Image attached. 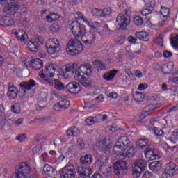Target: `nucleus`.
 Masks as SVG:
<instances>
[{
  "mask_svg": "<svg viewBox=\"0 0 178 178\" xmlns=\"http://www.w3.org/2000/svg\"><path fill=\"white\" fill-rule=\"evenodd\" d=\"M135 35L136 37V38H138V40H140L141 41H149V35L147 32L145 31H139V32H136L135 33Z\"/></svg>",
  "mask_w": 178,
  "mask_h": 178,
  "instance_id": "obj_27",
  "label": "nucleus"
},
{
  "mask_svg": "<svg viewBox=\"0 0 178 178\" xmlns=\"http://www.w3.org/2000/svg\"><path fill=\"white\" fill-rule=\"evenodd\" d=\"M11 111L13 112V113H20V104L19 103H15L11 106Z\"/></svg>",
  "mask_w": 178,
  "mask_h": 178,
  "instance_id": "obj_41",
  "label": "nucleus"
},
{
  "mask_svg": "<svg viewBox=\"0 0 178 178\" xmlns=\"http://www.w3.org/2000/svg\"><path fill=\"white\" fill-rule=\"evenodd\" d=\"M13 26H15V19L7 16L6 18V23L4 24V27H13Z\"/></svg>",
  "mask_w": 178,
  "mask_h": 178,
  "instance_id": "obj_39",
  "label": "nucleus"
},
{
  "mask_svg": "<svg viewBox=\"0 0 178 178\" xmlns=\"http://www.w3.org/2000/svg\"><path fill=\"white\" fill-rule=\"evenodd\" d=\"M55 72H56V65L51 64L47 66L45 70H42L39 72V76L43 80H45L51 86H54V76H55Z\"/></svg>",
  "mask_w": 178,
  "mask_h": 178,
  "instance_id": "obj_5",
  "label": "nucleus"
},
{
  "mask_svg": "<svg viewBox=\"0 0 178 178\" xmlns=\"http://www.w3.org/2000/svg\"><path fill=\"white\" fill-rule=\"evenodd\" d=\"M77 171L80 176H85L86 177H90L92 174V170H91V168L79 166L78 167Z\"/></svg>",
  "mask_w": 178,
  "mask_h": 178,
  "instance_id": "obj_21",
  "label": "nucleus"
},
{
  "mask_svg": "<svg viewBox=\"0 0 178 178\" xmlns=\"http://www.w3.org/2000/svg\"><path fill=\"white\" fill-rule=\"evenodd\" d=\"M24 65L26 67H32L33 70H40L44 67V63H42V60L40 58H34L28 63L24 61Z\"/></svg>",
  "mask_w": 178,
  "mask_h": 178,
  "instance_id": "obj_14",
  "label": "nucleus"
},
{
  "mask_svg": "<svg viewBox=\"0 0 178 178\" xmlns=\"http://www.w3.org/2000/svg\"><path fill=\"white\" fill-rule=\"evenodd\" d=\"M97 118L98 119H100V120H102V122H104L105 120H108V115H98L97 116Z\"/></svg>",
  "mask_w": 178,
  "mask_h": 178,
  "instance_id": "obj_58",
  "label": "nucleus"
},
{
  "mask_svg": "<svg viewBox=\"0 0 178 178\" xmlns=\"http://www.w3.org/2000/svg\"><path fill=\"white\" fill-rule=\"evenodd\" d=\"M51 170H55V168L51 167L49 165H46L44 168V171L46 172L47 175H49L51 173Z\"/></svg>",
  "mask_w": 178,
  "mask_h": 178,
  "instance_id": "obj_52",
  "label": "nucleus"
},
{
  "mask_svg": "<svg viewBox=\"0 0 178 178\" xmlns=\"http://www.w3.org/2000/svg\"><path fill=\"white\" fill-rule=\"evenodd\" d=\"M66 88L71 94H79L81 90L80 85L76 82H70L66 85Z\"/></svg>",
  "mask_w": 178,
  "mask_h": 178,
  "instance_id": "obj_18",
  "label": "nucleus"
},
{
  "mask_svg": "<svg viewBox=\"0 0 178 178\" xmlns=\"http://www.w3.org/2000/svg\"><path fill=\"white\" fill-rule=\"evenodd\" d=\"M90 13L91 15H92V16H95V17H98V16L101 17L102 10L93 8L90 9Z\"/></svg>",
  "mask_w": 178,
  "mask_h": 178,
  "instance_id": "obj_40",
  "label": "nucleus"
},
{
  "mask_svg": "<svg viewBox=\"0 0 178 178\" xmlns=\"http://www.w3.org/2000/svg\"><path fill=\"white\" fill-rule=\"evenodd\" d=\"M54 111H59L60 109L62 111V108L60 107V103H58L54 105Z\"/></svg>",
  "mask_w": 178,
  "mask_h": 178,
  "instance_id": "obj_64",
  "label": "nucleus"
},
{
  "mask_svg": "<svg viewBox=\"0 0 178 178\" xmlns=\"http://www.w3.org/2000/svg\"><path fill=\"white\" fill-rule=\"evenodd\" d=\"M35 86H37V83L34 79H31L28 81H23L19 83V87L24 90V94H26V90L29 91L31 90V88H33V87H35Z\"/></svg>",
  "mask_w": 178,
  "mask_h": 178,
  "instance_id": "obj_17",
  "label": "nucleus"
},
{
  "mask_svg": "<svg viewBox=\"0 0 178 178\" xmlns=\"http://www.w3.org/2000/svg\"><path fill=\"white\" fill-rule=\"evenodd\" d=\"M161 106L162 104L161 103L149 104L150 112H154V111H156V109H159V108H161Z\"/></svg>",
  "mask_w": 178,
  "mask_h": 178,
  "instance_id": "obj_44",
  "label": "nucleus"
},
{
  "mask_svg": "<svg viewBox=\"0 0 178 178\" xmlns=\"http://www.w3.org/2000/svg\"><path fill=\"white\" fill-rule=\"evenodd\" d=\"M146 88H148V84H147V83H140V84H139V86L138 87V90H140V91L146 90Z\"/></svg>",
  "mask_w": 178,
  "mask_h": 178,
  "instance_id": "obj_56",
  "label": "nucleus"
},
{
  "mask_svg": "<svg viewBox=\"0 0 178 178\" xmlns=\"http://www.w3.org/2000/svg\"><path fill=\"white\" fill-rule=\"evenodd\" d=\"M42 152V147H41V145H38L33 149V153L35 155H40Z\"/></svg>",
  "mask_w": 178,
  "mask_h": 178,
  "instance_id": "obj_47",
  "label": "nucleus"
},
{
  "mask_svg": "<svg viewBox=\"0 0 178 178\" xmlns=\"http://www.w3.org/2000/svg\"><path fill=\"white\" fill-rule=\"evenodd\" d=\"M32 170L33 168H31L30 164L24 162L19 165L18 169L15 170L11 178H29Z\"/></svg>",
  "mask_w": 178,
  "mask_h": 178,
  "instance_id": "obj_6",
  "label": "nucleus"
},
{
  "mask_svg": "<svg viewBox=\"0 0 178 178\" xmlns=\"http://www.w3.org/2000/svg\"><path fill=\"white\" fill-rule=\"evenodd\" d=\"M54 88L58 91H64L65 83H62L59 79H54Z\"/></svg>",
  "mask_w": 178,
  "mask_h": 178,
  "instance_id": "obj_34",
  "label": "nucleus"
},
{
  "mask_svg": "<svg viewBox=\"0 0 178 178\" xmlns=\"http://www.w3.org/2000/svg\"><path fill=\"white\" fill-rule=\"evenodd\" d=\"M61 178H74L76 177V169L74 165L68 164L59 171Z\"/></svg>",
  "mask_w": 178,
  "mask_h": 178,
  "instance_id": "obj_8",
  "label": "nucleus"
},
{
  "mask_svg": "<svg viewBox=\"0 0 178 178\" xmlns=\"http://www.w3.org/2000/svg\"><path fill=\"white\" fill-rule=\"evenodd\" d=\"M133 98L136 102H142L143 99H144V94L143 92H136L134 94Z\"/></svg>",
  "mask_w": 178,
  "mask_h": 178,
  "instance_id": "obj_37",
  "label": "nucleus"
},
{
  "mask_svg": "<svg viewBox=\"0 0 178 178\" xmlns=\"http://www.w3.org/2000/svg\"><path fill=\"white\" fill-rule=\"evenodd\" d=\"M134 23L136 26H141L144 23V20H143V17L136 16L134 18Z\"/></svg>",
  "mask_w": 178,
  "mask_h": 178,
  "instance_id": "obj_43",
  "label": "nucleus"
},
{
  "mask_svg": "<svg viewBox=\"0 0 178 178\" xmlns=\"http://www.w3.org/2000/svg\"><path fill=\"white\" fill-rule=\"evenodd\" d=\"M60 106L62 108V111H65V109H67L69 106H70V102L67 99H61L60 102Z\"/></svg>",
  "mask_w": 178,
  "mask_h": 178,
  "instance_id": "obj_36",
  "label": "nucleus"
},
{
  "mask_svg": "<svg viewBox=\"0 0 178 178\" xmlns=\"http://www.w3.org/2000/svg\"><path fill=\"white\" fill-rule=\"evenodd\" d=\"M81 40L85 45H92V44H95V35L92 33V32H85L81 35Z\"/></svg>",
  "mask_w": 178,
  "mask_h": 178,
  "instance_id": "obj_13",
  "label": "nucleus"
},
{
  "mask_svg": "<svg viewBox=\"0 0 178 178\" xmlns=\"http://www.w3.org/2000/svg\"><path fill=\"white\" fill-rule=\"evenodd\" d=\"M77 145H78L79 149H84L86 147V143H84V140L79 138L77 140Z\"/></svg>",
  "mask_w": 178,
  "mask_h": 178,
  "instance_id": "obj_50",
  "label": "nucleus"
},
{
  "mask_svg": "<svg viewBox=\"0 0 178 178\" xmlns=\"http://www.w3.org/2000/svg\"><path fill=\"white\" fill-rule=\"evenodd\" d=\"M26 48H29L31 52H37V49H38V44H35L33 41H29L26 44Z\"/></svg>",
  "mask_w": 178,
  "mask_h": 178,
  "instance_id": "obj_33",
  "label": "nucleus"
},
{
  "mask_svg": "<svg viewBox=\"0 0 178 178\" xmlns=\"http://www.w3.org/2000/svg\"><path fill=\"white\" fill-rule=\"evenodd\" d=\"M172 70H173V63L164 64L161 68V72L164 73V74H169V73H172Z\"/></svg>",
  "mask_w": 178,
  "mask_h": 178,
  "instance_id": "obj_29",
  "label": "nucleus"
},
{
  "mask_svg": "<svg viewBox=\"0 0 178 178\" xmlns=\"http://www.w3.org/2000/svg\"><path fill=\"white\" fill-rule=\"evenodd\" d=\"M94 65L97 67L98 72H99V70H104V69H106L105 63H102L99 60H95L94 62Z\"/></svg>",
  "mask_w": 178,
  "mask_h": 178,
  "instance_id": "obj_38",
  "label": "nucleus"
},
{
  "mask_svg": "<svg viewBox=\"0 0 178 178\" xmlns=\"http://www.w3.org/2000/svg\"><path fill=\"white\" fill-rule=\"evenodd\" d=\"M129 145H130L129 138L126 136H121L115 143L113 151L114 154H117V155L121 153L120 155L125 156V158H133L135 154L134 147L132 146L129 147Z\"/></svg>",
  "mask_w": 178,
  "mask_h": 178,
  "instance_id": "obj_4",
  "label": "nucleus"
},
{
  "mask_svg": "<svg viewBox=\"0 0 178 178\" xmlns=\"http://www.w3.org/2000/svg\"><path fill=\"white\" fill-rule=\"evenodd\" d=\"M88 23V26L89 27H90V29H99V27H101V24L97 21H94V22H91L90 21V22Z\"/></svg>",
  "mask_w": 178,
  "mask_h": 178,
  "instance_id": "obj_42",
  "label": "nucleus"
},
{
  "mask_svg": "<svg viewBox=\"0 0 178 178\" xmlns=\"http://www.w3.org/2000/svg\"><path fill=\"white\" fill-rule=\"evenodd\" d=\"M34 42L38 45V47H40V45H42V44H44V38L40 36H36Z\"/></svg>",
  "mask_w": 178,
  "mask_h": 178,
  "instance_id": "obj_49",
  "label": "nucleus"
},
{
  "mask_svg": "<svg viewBox=\"0 0 178 178\" xmlns=\"http://www.w3.org/2000/svg\"><path fill=\"white\" fill-rule=\"evenodd\" d=\"M147 168V163L143 159H138L135 161V169L144 172Z\"/></svg>",
  "mask_w": 178,
  "mask_h": 178,
  "instance_id": "obj_26",
  "label": "nucleus"
},
{
  "mask_svg": "<svg viewBox=\"0 0 178 178\" xmlns=\"http://www.w3.org/2000/svg\"><path fill=\"white\" fill-rule=\"evenodd\" d=\"M154 133L156 136H163V130L160 128H154Z\"/></svg>",
  "mask_w": 178,
  "mask_h": 178,
  "instance_id": "obj_55",
  "label": "nucleus"
},
{
  "mask_svg": "<svg viewBox=\"0 0 178 178\" xmlns=\"http://www.w3.org/2000/svg\"><path fill=\"white\" fill-rule=\"evenodd\" d=\"M80 84L81 86H83V87H91V82L86 80V77L81 80Z\"/></svg>",
  "mask_w": 178,
  "mask_h": 178,
  "instance_id": "obj_51",
  "label": "nucleus"
},
{
  "mask_svg": "<svg viewBox=\"0 0 178 178\" xmlns=\"http://www.w3.org/2000/svg\"><path fill=\"white\" fill-rule=\"evenodd\" d=\"M118 72L119 71H118V70H112L111 71L106 72L103 76V79L107 81H111L115 79Z\"/></svg>",
  "mask_w": 178,
  "mask_h": 178,
  "instance_id": "obj_24",
  "label": "nucleus"
},
{
  "mask_svg": "<svg viewBox=\"0 0 178 178\" xmlns=\"http://www.w3.org/2000/svg\"><path fill=\"white\" fill-rule=\"evenodd\" d=\"M59 19V14L50 13L49 15L46 16V20L48 23H53V22H56Z\"/></svg>",
  "mask_w": 178,
  "mask_h": 178,
  "instance_id": "obj_32",
  "label": "nucleus"
},
{
  "mask_svg": "<svg viewBox=\"0 0 178 178\" xmlns=\"http://www.w3.org/2000/svg\"><path fill=\"white\" fill-rule=\"evenodd\" d=\"M161 13L164 17L163 19V22L168 20V19H169V17H170V10H169V8L161 7Z\"/></svg>",
  "mask_w": 178,
  "mask_h": 178,
  "instance_id": "obj_31",
  "label": "nucleus"
},
{
  "mask_svg": "<svg viewBox=\"0 0 178 178\" xmlns=\"http://www.w3.org/2000/svg\"><path fill=\"white\" fill-rule=\"evenodd\" d=\"M12 34H14V35L17 37V38L20 41L21 43H22L23 45H24L26 42H27V40H29L27 33L22 29L13 30Z\"/></svg>",
  "mask_w": 178,
  "mask_h": 178,
  "instance_id": "obj_15",
  "label": "nucleus"
},
{
  "mask_svg": "<svg viewBox=\"0 0 178 178\" xmlns=\"http://www.w3.org/2000/svg\"><path fill=\"white\" fill-rule=\"evenodd\" d=\"M71 30L75 38L68 41L66 51L68 55L74 56L83 51V43L79 38H81V35L86 32V26L75 21L71 24Z\"/></svg>",
  "mask_w": 178,
  "mask_h": 178,
  "instance_id": "obj_1",
  "label": "nucleus"
},
{
  "mask_svg": "<svg viewBox=\"0 0 178 178\" xmlns=\"http://www.w3.org/2000/svg\"><path fill=\"white\" fill-rule=\"evenodd\" d=\"M7 16H0V26H5Z\"/></svg>",
  "mask_w": 178,
  "mask_h": 178,
  "instance_id": "obj_57",
  "label": "nucleus"
},
{
  "mask_svg": "<svg viewBox=\"0 0 178 178\" xmlns=\"http://www.w3.org/2000/svg\"><path fill=\"white\" fill-rule=\"evenodd\" d=\"M151 177H152V173H151V172L149 171L145 172L142 176V178H151Z\"/></svg>",
  "mask_w": 178,
  "mask_h": 178,
  "instance_id": "obj_59",
  "label": "nucleus"
},
{
  "mask_svg": "<svg viewBox=\"0 0 178 178\" xmlns=\"http://www.w3.org/2000/svg\"><path fill=\"white\" fill-rule=\"evenodd\" d=\"M97 117H94V118H88L86 119V123L88 124V126H91L94 124V123L97 122Z\"/></svg>",
  "mask_w": 178,
  "mask_h": 178,
  "instance_id": "obj_46",
  "label": "nucleus"
},
{
  "mask_svg": "<svg viewBox=\"0 0 178 178\" xmlns=\"http://www.w3.org/2000/svg\"><path fill=\"white\" fill-rule=\"evenodd\" d=\"M65 68L63 69V73L65 79H70L74 77L75 80L82 81L85 77L84 76H91L92 74V66L90 64H84L80 67H77L76 64L66 65Z\"/></svg>",
  "mask_w": 178,
  "mask_h": 178,
  "instance_id": "obj_2",
  "label": "nucleus"
},
{
  "mask_svg": "<svg viewBox=\"0 0 178 178\" xmlns=\"http://www.w3.org/2000/svg\"><path fill=\"white\" fill-rule=\"evenodd\" d=\"M18 92L19 90L15 86L12 82L8 83V88L7 92L8 98H10V99H15V98L17 97Z\"/></svg>",
  "mask_w": 178,
  "mask_h": 178,
  "instance_id": "obj_16",
  "label": "nucleus"
},
{
  "mask_svg": "<svg viewBox=\"0 0 178 178\" xmlns=\"http://www.w3.org/2000/svg\"><path fill=\"white\" fill-rule=\"evenodd\" d=\"M144 154L146 158L151 159L152 161L158 158V154H156V153H155V151H154L151 148H146L144 151Z\"/></svg>",
  "mask_w": 178,
  "mask_h": 178,
  "instance_id": "obj_25",
  "label": "nucleus"
},
{
  "mask_svg": "<svg viewBox=\"0 0 178 178\" xmlns=\"http://www.w3.org/2000/svg\"><path fill=\"white\" fill-rule=\"evenodd\" d=\"M131 20L130 16L122 13L118 14L115 22L118 30H126L129 24H130Z\"/></svg>",
  "mask_w": 178,
  "mask_h": 178,
  "instance_id": "obj_7",
  "label": "nucleus"
},
{
  "mask_svg": "<svg viewBox=\"0 0 178 178\" xmlns=\"http://www.w3.org/2000/svg\"><path fill=\"white\" fill-rule=\"evenodd\" d=\"M16 0H0V5L7 7V13L10 16H15L18 22H23L27 15V8L15 3Z\"/></svg>",
  "mask_w": 178,
  "mask_h": 178,
  "instance_id": "obj_3",
  "label": "nucleus"
},
{
  "mask_svg": "<svg viewBox=\"0 0 178 178\" xmlns=\"http://www.w3.org/2000/svg\"><path fill=\"white\" fill-rule=\"evenodd\" d=\"M127 163L126 161H118L113 165L114 173L117 176H123L127 173Z\"/></svg>",
  "mask_w": 178,
  "mask_h": 178,
  "instance_id": "obj_10",
  "label": "nucleus"
},
{
  "mask_svg": "<svg viewBox=\"0 0 178 178\" xmlns=\"http://www.w3.org/2000/svg\"><path fill=\"white\" fill-rule=\"evenodd\" d=\"M141 173H143V171H141V170L134 168L132 176L134 178H139L141 176Z\"/></svg>",
  "mask_w": 178,
  "mask_h": 178,
  "instance_id": "obj_48",
  "label": "nucleus"
},
{
  "mask_svg": "<svg viewBox=\"0 0 178 178\" xmlns=\"http://www.w3.org/2000/svg\"><path fill=\"white\" fill-rule=\"evenodd\" d=\"M176 172V164L173 162H169L165 164L164 172L161 178H172L175 176Z\"/></svg>",
  "mask_w": 178,
  "mask_h": 178,
  "instance_id": "obj_11",
  "label": "nucleus"
},
{
  "mask_svg": "<svg viewBox=\"0 0 178 178\" xmlns=\"http://www.w3.org/2000/svg\"><path fill=\"white\" fill-rule=\"evenodd\" d=\"M116 44H118V45H123V44H124V39L123 38H118L116 40Z\"/></svg>",
  "mask_w": 178,
  "mask_h": 178,
  "instance_id": "obj_62",
  "label": "nucleus"
},
{
  "mask_svg": "<svg viewBox=\"0 0 178 178\" xmlns=\"http://www.w3.org/2000/svg\"><path fill=\"white\" fill-rule=\"evenodd\" d=\"M171 45L175 49H178V35L173 34L170 38Z\"/></svg>",
  "mask_w": 178,
  "mask_h": 178,
  "instance_id": "obj_35",
  "label": "nucleus"
},
{
  "mask_svg": "<svg viewBox=\"0 0 178 178\" xmlns=\"http://www.w3.org/2000/svg\"><path fill=\"white\" fill-rule=\"evenodd\" d=\"M26 137H27L26 134H19L16 137V140H18V141H20V143H23V141L26 140Z\"/></svg>",
  "mask_w": 178,
  "mask_h": 178,
  "instance_id": "obj_53",
  "label": "nucleus"
},
{
  "mask_svg": "<svg viewBox=\"0 0 178 178\" xmlns=\"http://www.w3.org/2000/svg\"><path fill=\"white\" fill-rule=\"evenodd\" d=\"M80 163L81 165H84L85 166H88L92 163V155L86 154L85 156H82L80 158Z\"/></svg>",
  "mask_w": 178,
  "mask_h": 178,
  "instance_id": "obj_23",
  "label": "nucleus"
},
{
  "mask_svg": "<svg viewBox=\"0 0 178 178\" xmlns=\"http://www.w3.org/2000/svg\"><path fill=\"white\" fill-rule=\"evenodd\" d=\"M95 99V101H97L98 102H104V95H99Z\"/></svg>",
  "mask_w": 178,
  "mask_h": 178,
  "instance_id": "obj_63",
  "label": "nucleus"
},
{
  "mask_svg": "<svg viewBox=\"0 0 178 178\" xmlns=\"http://www.w3.org/2000/svg\"><path fill=\"white\" fill-rule=\"evenodd\" d=\"M147 3L145 4V10H143L141 13L143 15V16H147V15H149V13H152L154 10L155 8V1L151 0L148 1L147 0Z\"/></svg>",
  "mask_w": 178,
  "mask_h": 178,
  "instance_id": "obj_19",
  "label": "nucleus"
},
{
  "mask_svg": "<svg viewBox=\"0 0 178 178\" xmlns=\"http://www.w3.org/2000/svg\"><path fill=\"white\" fill-rule=\"evenodd\" d=\"M156 44H159V45H163V37L162 35L159 36L156 40H155Z\"/></svg>",
  "mask_w": 178,
  "mask_h": 178,
  "instance_id": "obj_54",
  "label": "nucleus"
},
{
  "mask_svg": "<svg viewBox=\"0 0 178 178\" xmlns=\"http://www.w3.org/2000/svg\"><path fill=\"white\" fill-rule=\"evenodd\" d=\"M96 146L99 151L104 152V154H106V155H109L112 148V143H111L110 140L104 139L98 142Z\"/></svg>",
  "mask_w": 178,
  "mask_h": 178,
  "instance_id": "obj_9",
  "label": "nucleus"
},
{
  "mask_svg": "<svg viewBox=\"0 0 178 178\" xmlns=\"http://www.w3.org/2000/svg\"><path fill=\"white\" fill-rule=\"evenodd\" d=\"M141 141H143L145 144H148V143H149V139L145 137L140 138L137 140L136 143L138 149H144V148H147V145H143V143H141Z\"/></svg>",
  "mask_w": 178,
  "mask_h": 178,
  "instance_id": "obj_28",
  "label": "nucleus"
},
{
  "mask_svg": "<svg viewBox=\"0 0 178 178\" xmlns=\"http://www.w3.org/2000/svg\"><path fill=\"white\" fill-rule=\"evenodd\" d=\"M161 168H162V163L159 161H153L149 164V168L154 173H158L161 170Z\"/></svg>",
  "mask_w": 178,
  "mask_h": 178,
  "instance_id": "obj_22",
  "label": "nucleus"
},
{
  "mask_svg": "<svg viewBox=\"0 0 178 178\" xmlns=\"http://www.w3.org/2000/svg\"><path fill=\"white\" fill-rule=\"evenodd\" d=\"M163 56H164V58H171L172 52L168 51V50H165L163 51Z\"/></svg>",
  "mask_w": 178,
  "mask_h": 178,
  "instance_id": "obj_61",
  "label": "nucleus"
},
{
  "mask_svg": "<svg viewBox=\"0 0 178 178\" xmlns=\"http://www.w3.org/2000/svg\"><path fill=\"white\" fill-rule=\"evenodd\" d=\"M111 13H112V9H111V8H106L102 10L101 17H105V16H108V15H111Z\"/></svg>",
  "mask_w": 178,
  "mask_h": 178,
  "instance_id": "obj_45",
  "label": "nucleus"
},
{
  "mask_svg": "<svg viewBox=\"0 0 178 178\" xmlns=\"http://www.w3.org/2000/svg\"><path fill=\"white\" fill-rule=\"evenodd\" d=\"M46 49L50 55H54V54H56L60 52L62 47H60V44H59V41L56 38H54L50 44L46 45Z\"/></svg>",
  "mask_w": 178,
  "mask_h": 178,
  "instance_id": "obj_12",
  "label": "nucleus"
},
{
  "mask_svg": "<svg viewBox=\"0 0 178 178\" xmlns=\"http://www.w3.org/2000/svg\"><path fill=\"white\" fill-rule=\"evenodd\" d=\"M67 134L71 137H74L80 134V129L76 127H72L67 131Z\"/></svg>",
  "mask_w": 178,
  "mask_h": 178,
  "instance_id": "obj_30",
  "label": "nucleus"
},
{
  "mask_svg": "<svg viewBox=\"0 0 178 178\" xmlns=\"http://www.w3.org/2000/svg\"><path fill=\"white\" fill-rule=\"evenodd\" d=\"M128 41L131 44H136L137 42V38L129 36L128 37Z\"/></svg>",
  "mask_w": 178,
  "mask_h": 178,
  "instance_id": "obj_60",
  "label": "nucleus"
},
{
  "mask_svg": "<svg viewBox=\"0 0 178 178\" xmlns=\"http://www.w3.org/2000/svg\"><path fill=\"white\" fill-rule=\"evenodd\" d=\"M99 170L106 177H111L112 167L106 165V163H103L100 165Z\"/></svg>",
  "mask_w": 178,
  "mask_h": 178,
  "instance_id": "obj_20",
  "label": "nucleus"
}]
</instances>
